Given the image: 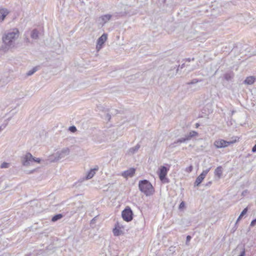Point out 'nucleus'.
I'll return each instance as SVG.
<instances>
[{"label":"nucleus","instance_id":"412c9836","mask_svg":"<svg viewBox=\"0 0 256 256\" xmlns=\"http://www.w3.org/2000/svg\"><path fill=\"white\" fill-rule=\"evenodd\" d=\"M62 216H63L62 214H56L52 218V221L53 222H55L60 220V218H62Z\"/></svg>","mask_w":256,"mask_h":256},{"label":"nucleus","instance_id":"72a5a7b5","mask_svg":"<svg viewBox=\"0 0 256 256\" xmlns=\"http://www.w3.org/2000/svg\"><path fill=\"white\" fill-rule=\"evenodd\" d=\"M192 166H188V168H186V171L188 172H191L192 170Z\"/></svg>","mask_w":256,"mask_h":256},{"label":"nucleus","instance_id":"9b49d317","mask_svg":"<svg viewBox=\"0 0 256 256\" xmlns=\"http://www.w3.org/2000/svg\"><path fill=\"white\" fill-rule=\"evenodd\" d=\"M135 171L136 170L134 168H130L124 172L122 173V176L125 178H127L128 177H132L135 173Z\"/></svg>","mask_w":256,"mask_h":256},{"label":"nucleus","instance_id":"37998d69","mask_svg":"<svg viewBox=\"0 0 256 256\" xmlns=\"http://www.w3.org/2000/svg\"><path fill=\"white\" fill-rule=\"evenodd\" d=\"M199 124H196V128H198L199 126Z\"/></svg>","mask_w":256,"mask_h":256},{"label":"nucleus","instance_id":"f257e3e1","mask_svg":"<svg viewBox=\"0 0 256 256\" xmlns=\"http://www.w3.org/2000/svg\"><path fill=\"white\" fill-rule=\"evenodd\" d=\"M20 32L17 28H14L6 32L2 36V48L8 50L13 48L15 46L16 40L18 38Z\"/></svg>","mask_w":256,"mask_h":256},{"label":"nucleus","instance_id":"2eb2a0df","mask_svg":"<svg viewBox=\"0 0 256 256\" xmlns=\"http://www.w3.org/2000/svg\"><path fill=\"white\" fill-rule=\"evenodd\" d=\"M187 141H188L187 140H186V138L184 136V138H180L178 139V140H176V141L174 142L172 144H170L169 146V147L173 148L176 146V144H178L179 143L185 142Z\"/></svg>","mask_w":256,"mask_h":256},{"label":"nucleus","instance_id":"58836bf2","mask_svg":"<svg viewBox=\"0 0 256 256\" xmlns=\"http://www.w3.org/2000/svg\"><path fill=\"white\" fill-rule=\"evenodd\" d=\"M184 67V64H182L181 66H180V68H183Z\"/></svg>","mask_w":256,"mask_h":256},{"label":"nucleus","instance_id":"6e6552de","mask_svg":"<svg viewBox=\"0 0 256 256\" xmlns=\"http://www.w3.org/2000/svg\"><path fill=\"white\" fill-rule=\"evenodd\" d=\"M168 169L165 166H162L160 168V172H159V178L160 180L164 182H166L165 180H166V176L167 174V172H168ZM166 182H168V180H166Z\"/></svg>","mask_w":256,"mask_h":256},{"label":"nucleus","instance_id":"f3484780","mask_svg":"<svg viewBox=\"0 0 256 256\" xmlns=\"http://www.w3.org/2000/svg\"><path fill=\"white\" fill-rule=\"evenodd\" d=\"M256 80V78L254 76H248L244 81V83L246 84H252Z\"/></svg>","mask_w":256,"mask_h":256},{"label":"nucleus","instance_id":"c03bdc74","mask_svg":"<svg viewBox=\"0 0 256 256\" xmlns=\"http://www.w3.org/2000/svg\"><path fill=\"white\" fill-rule=\"evenodd\" d=\"M82 208H83V206H82L78 207V209Z\"/></svg>","mask_w":256,"mask_h":256},{"label":"nucleus","instance_id":"a19ab883","mask_svg":"<svg viewBox=\"0 0 256 256\" xmlns=\"http://www.w3.org/2000/svg\"><path fill=\"white\" fill-rule=\"evenodd\" d=\"M186 61H188V62H190V60H190V58H188V59H186Z\"/></svg>","mask_w":256,"mask_h":256},{"label":"nucleus","instance_id":"ddd939ff","mask_svg":"<svg viewBox=\"0 0 256 256\" xmlns=\"http://www.w3.org/2000/svg\"><path fill=\"white\" fill-rule=\"evenodd\" d=\"M234 77V73L232 70L228 71L224 74V78L227 81L231 80Z\"/></svg>","mask_w":256,"mask_h":256},{"label":"nucleus","instance_id":"393cba45","mask_svg":"<svg viewBox=\"0 0 256 256\" xmlns=\"http://www.w3.org/2000/svg\"><path fill=\"white\" fill-rule=\"evenodd\" d=\"M204 180L201 178L200 176H198L196 178L194 182V186H198Z\"/></svg>","mask_w":256,"mask_h":256},{"label":"nucleus","instance_id":"c85d7f7f","mask_svg":"<svg viewBox=\"0 0 256 256\" xmlns=\"http://www.w3.org/2000/svg\"><path fill=\"white\" fill-rule=\"evenodd\" d=\"M10 164L8 163L4 162L0 166V168H8L9 167Z\"/></svg>","mask_w":256,"mask_h":256},{"label":"nucleus","instance_id":"aec40b11","mask_svg":"<svg viewBox=\"0 0 256 256\" xmlns=\"http://www.w3.org/2000/svg\"><path fill=\"white\" fill-rule=\"evenodd\" d=\"M248 212V208H245L242 211V212L240 213V216H238V218L236 220V224H237V223L238 222L239 220H240L242 218L247 212Z\"/></svg>","mask_w":256,"mask_h":256},{"label":"nucleus","instance_id":"e433bc0d","mask_svg":"<svg viewBox=\"0 0 256 256\" xmlns=\"http://www.w3.org/2000/svg\"><path fill=\"white\" fill-rule=\"evenodd\" d=\"M252 152H256V144L253 146L252 148Z\"/></svg>","mask_w":256,"mask_h":256},{"label":"nucleus","instance_id":"0eeeda50","mask_svg":"<svg viewBox=\"0 0 256 256\" xmlns=\"http://www.w3.org/2000/svg\"><path fill=\"white\" fill-rule=\"evenodd\" d=\"M108 38V34L104 33L98 40L96 49L98 52L100 51L102 48L103 44Z\"/></svg>","mask_w":256,"mask_h":256},{"label":"nucleus","instance_id":"a211bd4d","mask_svg":"<svg viewBox=\"0 0 256 256\" xmlns=\"http://www.w3.org/2000/svg\"><path fill=\"white\" fill-rule=\"evenodd\" d=\"M39 32L36 29H34L32 30L30 34V36L32 38L37 40L38 38Z\"/></svg>","mask_w":256,"mask_h":256},{"label":"nucleus","instance_id":"ea45409f","mask_svg":"<svg viewBox=\"0 0 256 256\" xmlns=\"http://www.w3.org/2000/svg\"><path fill=\"white\" fill-rule=\"evenodd\" d=\"M196 66H194L191 70H192L196 68Z\"/></svg>","mask_w":256,"mask_h":256},{"label":"nucleus","instance_id":"49530a36","mask_svg":"<svg viewBox=\"0 0 256 256\" xmlns=\"http://www.w3.org/2000/svg\"><path fill=\"white\" fill-rule=\"evenodd\" d=\"M26 94H23L22 95V97H24V96H26Z\"/></svg>","mask_w":256,"mask_h":256},{"label":"nucleus","instance_id":"4468645a","mask_svg":"<svg viewBox=\"0 0 256 256\" xmlns=\"http://www.w3.org/2000/svg\"><path fill=\"white\" fill-rule=\"evenodd\" d=\"M198 136V133L194 130L190 131L189 134L185 135L186 140L188 141L190 140L192 138Z\"/></svg>","mask_w":256,"mask_h":256},{"label":"nucleus","instance_id":"5701e85b","mask_svg":"<svg viewBox=\"0 0 256 256\" xmlns=\"http://www.w3.org/2000/svg\"><path fill=\"white\" fill-rule=\"evenodd\" d=\"M210 168H209L208 169H206L204 170L202 173L199 176L202 179H204L206 177V175L208 174V172L210 171Z\"/></svg>","mask_w":256,"mask_h":256},{"label":"nucleus","instance_id":"09e8293b","mask_svg":"<svg viewBox=\"0 0 256 256\" xmlns=\"http://www.w3.org/2000/svg\"><path fill=\"white\" fill-rule=\"evenodd\" d=\"M34 170H32L31 172H34Z\"/></svg>","mask_w":256,"mask_h":256},{"label":"nucleus","instance_id":"4c0bfd02","mask_svg":"<svg viewBox=\"0 0 256 256\" xmlns=\"http://www.w3.org/2000/svg\"><path fill=\"white\" fill-rule=\"evenodd\" d=\"M211 184H212V182H208L206 184V186H209V185H210Z\"/></svg>","mask_w":256,"mask_h":256},{"label":"nucleus","instance_id":"1a4fd4ad","mask_svg":"<svg viewBox=\"0 0 256 256\" xmlns=\"http://www.w3.org/2000/svg\"><path fill=\"white\" fill-rule=\"evenodd\" d=\"M112 17V16L110 14L102 15L98 18V22L100 24L104 26L111 19Z\"/></svg>","mask_w":256,"mask_h":256},{"label":"nucleus","instance_id":"c9c22d12","mask_svg":"<svg viewBox=\"0 0 256 256\" xmlns=\"http://www.w3.org/2000/svg\"><path fill=\"white\" fill-rule=\"evenodd\" d=\"M6 124H2V126H0V132L2 130L4 129V128H5L6 127Z\"/></svg>","mask_w":256,"mask_h":256},{"label":"nucleus","instance_id":"39448f33","mask_svg":"<svg viewBox=\"0 0 256 256\" xmlns=\"http://www.w3.org/2000/svg\"><path fill=\"white\" fill-rule=\"evenodd\" d=\"M122 218L126 222H130L132 219L133 212L131 208L127 206L122 213Z\"/></svg>","mask_w":256,"mask_h":256},{"label":"nucleus","instance_id":"423d86ee","mask_svg":"<svg viewBox=\"0 0 256 256\" xmlns=\"http://www.w3.org/2000/svg\"><path fill=\"white\" fill-rule=\"evenodd\" d=\"M236 142V140L234 141L228 142L224 140H218L214 142V144L217 148H226L230 144H234Z\"/></svg>","mask_w":256,"mask_h":256},{"label":"nucleus","instance_id":"4be33fe9","mask_svg":"<svg viewBox=\"0 0 256 256\" xmlns=\"http://www.w3.org/2000/svg\"><path fill=\"white\" fill-rule=\"evenodd\" d=\"M210 168H209L208 169H206L204 170L202 173L199 176L202 179H204L206 177V175L208 174V172L210 171Z\"/></svg>","mask_w":256,"mask_h":256},{"label":"nucleus","instance_id":"2f4dec72","mask_svg":"<svg viewBox=\"0 0 256 256\" xmlns=\"http://www.w3.org/2000/svg\"><path fill=\"white\" fill-rule=\"evenodd\" d=\"M41 162V159L40 158H36L34 157V162H38L40 163Z\"/></svg>","mask_w":256,"mask_h":256},{"label":"nucleus","instance_id":"f704fd0d","mask_svg":"<svg viewBox=\"0 0 256 256\" xmlns=\"http://www.w3.org/2000/svg\"><path fill=\"white\" fill-rule=\"evenodd\" d=\"M256 224V219L253 220L251 223H250V226H254Z\"/></svg>","mask_w":256,"mask_h":256},{"label":"nucleus","instance_id":"b1692460","mask_svg":"<svg viewBox=\"0 0 256 256\" xmlns=\"http://www.w3.org/2000/svg\"><path fill=\"white\" fill-rule=\"evenodd\" d=\"M210 168H209L208 169H206L204 170L202 173L199 176L202 179H204L206 177V175L208 174V172L210 171Z\"/></svg>","mask_w":256,"mask_h":256},{"label":"nucleus","instance_id":"f8f14e48","mask_svg":"<svg viewBox=\"0 0 256 256\" xmlns=\"http://www.w3.org/2000/svg\"><path fill=\"white\" fill-rule=\"evenodd\" d=\"M9 12L6 8L0 9V22L4 21L6 16L8 14Z\"/></svg>","mask_w":256,"mask_h":256},{"label":"nucleus","instance_id":"de8ad7c7","mask_svg":"<svg viewBox=\"0 0 256 256\" xmlns=\"http://www.w3.org/2000/svg\"><path fill=\"white\" fill-rule=\"evenodd\" d=\"M194 60V58H192V60Z\"/></svg>","mask_w":256,"mask_h":256},{"label":"nucleus","instance_id":"473e14b6","mask_svg":"<svg viewBox=\"0 0 256 256\" xmlns=\"http://www.w3.org/2000/svg\"><path fill=\"white\" fill-rule=\"evenodd\" d=\"M185 206V204L184 202H182L179 206V208L182 209Z\"/></svg>","mask_w":256,"mask_h":256},{"label":"nucleus","instance_id":"6ab92c4d","mask_svg":"<svg viewBox=\"0 0 256 256\" xmlns=\"http://www.w3.org/2000/svg\"><path fill=\"white\" fill-rule=\"evenodd\" d=\"M222 172V168L220 166L217 167L214 171L215 175L218 176V178H220L221 176Z\"/></svg>","mask_w":256,"mask_h":256},{"label":"nucleus","instance_id":"dca6fc26","mask_svg":"<svg viewBox=\"0 0 256 256\" xmlns=\"http://www.w3.org/2000/svg\"><path fill=\"white\" fill-rule=\"evenodd\" d=\"M140 146L139 144H137L136 146L134 147L131 148H130L128 150V154H133L136 152L138 151L139 148H140Z\"/></svg>","mask_w":256,"mask_h":256},{"label":"nucleus","instance_id":"cd10ccee","mask_svg":"<svg viewBox=\"0 0 256 256\" xmlns=\"http://www.w3.org/2000/svg\"><path fill=\"white\" fill-rule=\"evenodd\" d=\"M202 80H198L196 78H194V79H193L191 82H188L186 84L190 85V84H196L198 82H202Z\"/></svg>","mask_w":256,"mask_h":256},{"label":"nucleus","instance_id":"c756f323","mask_svg":"<svg viewBox=\"0 0 256 256\" xmlns=\"http://www.w3.org/2000/svg\"><path fill=\"white\" fill-rule=\"evenodd\" d=\"M69 130L72 132H74L76 131V128L75 126H71L69 128Z\"/></svg>","mask_w":256,"mask_h":256},{"label":"nucleus","instance_id":"7ed1b4c3","mask_svg":"<svg viewBox=\"0 0 256 256\" xmlns=\"http://www.w3.org/2000/svg\"><path fill=\"white\" fill-rule=\"evenodd\" d=\"M140 190L146 196H150L154 192V188L152 184L147 180H140L138 184Z\"/></svg>","mask_w":256,"mask_h":256},{"label":"nucleus","instance_id":"a878e982","mask_svg":"<svg viewBox=\"0 0 256 256\" xmlns=\"http://www.w3.org/2000/svg\"><path fill=\"white\" fill-rule=\"evenodd\" d=\"M38 70V68L36 67H34L32 70H29L26 74L28 76H30L36 72Z\"/></svg>","mask_w":256,"mask_h":256},{"label":"nucleus","instance_id":"a18cd8bd","mask_svg":"<svg viewBox=\"0 0 256 256\" xmlns=\"http://www.w3.org/2000/svg\"><path fill=\"white\" fill-rule=\"evenodd\" d=\"M176 70V72H178V68H177Z\"/></svg>","mask_w":256,"mask_h":256},{"label":"nucleus","instance_id":"20e7f679","mask_svg":"<svg viewBox=\"0 0 256 256\" xmlns=\"http://www.w3.org/2000/svg\"><path fill=\"white\" fill-rule=\"evenodd\" d=\"M21 162L22 166H29L34 164V156L30 152H27L22 157Z\"/></svg>","mask_w":256,"mask_h":256},{"label":"nucleus","instance_id":"bb28decb","mask_svg":"<svg viewBox=\"0 0 256 256\" xmlns=\"http://www.w3.org/2000/svg\"><path fill=\"white\" fill-rule=\"evenodd\" d=\"M113 233H114V236H118L120 235V231L118 228H115L113 230Z\"/></svg>","mask_w":256,"mask_h":256},{"label":"nucleus","instance_id":"7c9ffc66","mask_svg":"<svg viewBox=\"0 0 256 256\" xmlns=\"http://www.w3.org/2000/svg\"><path fill=\"white\" fill-rule=\"evenodd\" d=\"M191 238H192L190 236H186V245H188V242L190 241V240H191Z\"/></svg>","mask_w":256,"mask_h":256},{"label":"nucleus","instance_id":"79ce46f5","mask_svg":"<svg viewBox=\"0 0 256 256\" xmlns=\"http://www.w3.org/2000/svg\"><path fill=\"white\" fill-rule=\"evenodd\" d=\"M107 116L109 119L110 118V116L109 115V114H107Z\"/></svg>","mask_w":256,"mask_h":256},{"label":"nucleus","instance_id":"9d476101","mask_svg":"<svg viewBox=\"0 0 256 256\" xmlns=\"http://www.w3.org/2000/svg\"><path fill=\"white\" fill-rule=\"evenodd\" d=\"M98 166H96L94 168L90 169L88 172L86 176L83 178V180H90L96 174V172L98 170Z\"/></svg>","mask_w":256,"mask_h":256},{"label":"nucleus","instance_id":"f03ea898","mask_svg":"<svg viewBox=\"0 0 256 256\" xmlns=\"http://www.w3.org/2000/svg\"><path fill=\"white\" fill-rule=\"evenodd\" d=\"M70 150L68 148H64L58 151L49 156V160L51 162H56L65 158L70 154Z\"/></svg>","mask_w":256,"mask_h":256}]
</instances>
